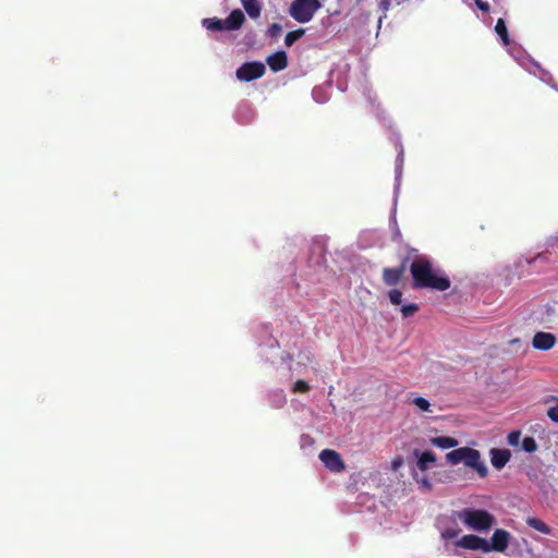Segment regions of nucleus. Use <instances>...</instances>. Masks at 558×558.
Segmentation results:
<instances>
[{
	"instance_id": "nucleus-28",
	"label": "nucleus",
	"mask_w": 558,
	"mask_h": 558,
	"mask_svg": "<svg viewBox=\"0 0 558 558\" xmlns=\"http://www.w3.org/2000/svg\"><path fill=\"white\" fill-rule=\"evenodd\" d=\"M281 32L282 27L277 23H272L268 28V34L271 37H278L281 34Z\"/></svg>"
},
{
	"instance_id": "nucleus-32",
	"label": "nucleus",
	"mask_w": 558,
	"mask_h": 558,
	"mask_svg": "<svg viewBox=\"0 0 558 558\" xmlns=\"http://www.w3.org/2000/svg\"><path fill=\"white\" fill-rule=\"evenodd\" d=\"M401 464V460H398V461H393V468H397L398 465Z\"/></svg>"
},
{
	"instance_id": "nucleus-3",
	"label": "nucleus",
	"mask_w": 558,
	"mask_h": 558,
	"mask_svg": "<svg viewBox=\"0 0 558 558\" xmlns=\"http://www.w3.org/2000/svg\"><path fill=\"white\" fill-rule=\"evenodd\" d=\"M459 519L474 531H488L495 523V518L483 509H464L459 513Z\"/></svg>"
},
{
	"instance_id": "nucleus-29",
	"label": "nucleus",
	"mask_w": 558,
	"mask_h": 558,
	"mask_svg": "<svg viewBox=\"0 0 558 558\" xmlns=\"http://www.w3.org/2000/svg\"><path fill=\"white\" fill-rule=\"evenodd\" d=\"M476 5L483 12H488L489 11V4L487 2H485V1L476 0Z\"/></svg>"
},
{
	"instance_id": "nucleus-30",
	"label": "nucleus",
	"mask_w": 558,
	"mask_h": 558,
	"mask_svg": "<svg viewBox=\"0 0 558 558\" xmlns=\"http://www.w3.org/2000/svg\"><path fill=\"white\" fill-rule=\"evenodd\" d=\"M390 5H391V0H381L379 2V8L384 12L388 11Z\"/></svg>"
},
{
	"instance_id": "nucleus-1",
	"label": "nucleus",
	"mask_w": 558,
	"mask_h": 558,
	"mask_svg": "<svg viewBox=\"0 0 558 558\" xmlns=\"http://www.w3.org/2000/svg\"><path fill=\"white\" fill-rule=\"evenodd\" d=\"M410 272L414 289L446 291L451 286L450 279L445 275H438L439 271H435L430 260L425 257L415 259L410 266Z\"/></svg>"
},
{
	"instance_id": "nucleus-12",
	"label": "nucleus",
	"mask_w": 558,
	"mask_h": 558,
	"mask_svg": "<svg viewBox=\"0 0 558 558\" xmlns=\"http://www.w3.org/2000/svg\"><path fill=\"white\" fill-rule=\"evenodd\" d=\"M267 64L274 72H279L288 66V58L284 51H277L267 58Z\"/></svg>"
},
{
	"instance_id": "nucleus-13",
	"label": "nucleus",
	"mask_w": 558,
	"mask_h": 558,
	"mask_svg": "<svg viewBox=\"0 0 558 558\" xmlns=\"http://www.w3.org/2000/svg\"><path fill=\"white\" fill-rule=\"evenodd\" d=\"M245 21V16L240 9H235L231 11L229 16L225 20L223 26L227 27V31H236L241 28Z\"/></svg>"
},
{
	"instance_id": "nucleus-19",
	"label": "nucleus",
	"mask_w": 558,
	"mask_h": 558,
	"mask_svg": "<svg viewBox=\"0 0 558 558\" xmlns=\"http://www.w3.org/2000/svg\"><path fill=\"white\" fill-rule=\"evenodd\" d=\"M223 24L225 20H220L217 17L203 20V26H205L208 31H225L227 29V27L223 26Z\"/></svg>"
},
{
	"instance_id": "nucleus-21",
	"label": "nucleus",
	"mask_w": 558,
	"mask_h": 558,
	"mask_svg": "<svg viewBox=\"0 0 558 558\" xmlns=\"http://www.w3.org/2000/svg\"><path fill=\"white\" fill-rule=\"evenodd\" d=\"M305 34V29L299 28L295 31H291L286 35L284 44L286 46H292L298 39H300Z\"/></svg>"
},
{
	"instance_id": "nucleus-4",
	"label": "nucleus",
	"mask_w": 558,
	"mask_h": 558,
	"mask_svg": "<svg viewBox=\"0 0 558 558\" xmlns=\"http://www.w3.org/2000/svg\"><path fill=\"white\" fill-rule=\"evenodd\" d=\"M322 7L318 0H294L289 13L299 23L310 22L316 11Z\"/></svg>"
},
{
	"instance_id": "nucleus-14",
	"label": "nucleus",
	"mask_w": 558,
	"mask_h": 558,
	"mask_svg": "<svg viewBox=\"0 0 558 558\" xmlns=\"http://www.w3.org/2000/svg\"><path fill=\"white\" fill-rule=\"evenodd\" d=\"M414 454L416 457H418L417 468L421 471L428 470L430 468V465L436 463V460H437L436 454L429 450L423 451L422 453H420L418 450H415Z\"/></svg>"
},
{
	"instance_id": "nucleus-9",
	"label": "nucleus",
	"mask_w": 558,
	"mask_h": 558,
	"mask_svg": "<svg viewBox=\"0 0 558 558\" xmlns=\"http://www.w3.org/2000/svg\"><path fill=\"white\" fill-rule=\"evenodd\" d=\"M556 343V337L550 332L538 331L534 335L533 348L541 351L550 350Z\"/></svg>"
},
{
	"instance_id": "nucleus-23",
	"label": "nucleus",
	"mask_w": 558,
	"mask_h": 558,
	"mask_svg": "<svg viewBox=\"0 0 558 558\" xmlns=\"http://www.w3.org/2000/svg\"><path fill=\"white\" fill-rule=\"evenodd\" d=\"M411 403L422 412H432L429 401L423 397L413 398Z\"/></svg>"
},
{
	"instance_id": "nucleus-16",
	"label": "nucleus",
	"mask_w": 558,
	"mask_h": 558,
	"mask_svg": "<svg viewBox=\"0 0 558 558\" xmlns=\"http://www.w3.org/2000/svg\"><path fill=\"white\" fill-rule=\"evenodd\" d=\"M525 523L530 527H532V529H534V530H536V531H538V532H541V533H543L545 535H549L551 533V527L549 525H547L545 522H543L538 518L529 517V518H526Z\"/></svg>"
},
{
	"instance_id": "nucleus-2",
	"label": "nucleus",
	"mask_w": 558,
	"mask_h": 558,
	"mask_svg": "<svg viewBox=\"0 0 558 558\" xmlns=\"http://www.w3.org/2000/svg\"><path fill=\"white\" fill-rule=\"evenodd\" d=\"M446 460L452 465L464 463L465 466L475 470L481 477H485L488 472L485 463L481 461L480 451L470 447H461L448 452Z\"/></svg>"
},
{
	"instance_id": "nucleus-11",
	"label": "nucleus",
	"mask_w": 558,
	"mask_h": 558,
	"mask_svg": "<svg viewBox=\"0 0 558 558\" xmlns=\"http://www.w3.org/2000/svg\"><path fill=\"white\" fill-rule=\"evenodd\" d=\"M511 458V452L508 449L493 448L490 450V462L497 470H501Z\"/></svg>"
},
{
	"instance_id": "nucleus-15",
	"label": "nucleus",
	"mask_w": 558,
	"mask_h": 558,
	"mask_svg": "<svg viewBox=\"0 0 558 558\" xmlns=\"http://www.w3.org/2000/svg\"><path fill=\"white\" fill-rule=\"evenodd\" d=\"M429 442L440 449H449L458 446L459 441L453 437L438 436L429 439Z\"/></svg>"
},
{
	"instance_id": "nucleus-6",
	"label": "nucleus",
	"mask_w": 558,
	"mask_h": 558,
	"mask_svg": "<svg viewBox=\"0 0 558 558\" xmlns=\"http://www.w3.org/2000/svg\"><path fill=\"white\" fill-rule=\"evenodd\" d=\"M319 459L331 472L339 473L345 470V464L341 456L332 449L322 450L319 453Z\"/></svg>"
},
{
	"instance_id": "nucleus-17",
	"label": "nucleus",
	"mask_w": 558,
	"mask_h": 558,
	"mask_svg": "<svg viewBox=\"0 0 558 558\" xmlns=\"http://www.w3.org/2000/svg\"><path fill=\"white\" fill-rule=\"evenodd\" d=\"M241 3L252 19H257L260 16L262 8L257 0H241Z\"/></svg>"
},
{
	"instance_id": "nucleus-22",
	"label": "nucleus",
	"mask_w": 558,
	"mask_h": 558,
	"mask_svg": "<svg viewBox=\"0 0 558 558\" xmlns=\"http://www.w3.org/2000/svg\"><path fill=\"white\" fill-rule=\"evenodd\" d=\"M521 448L525 452H535L538 448L536 440L532 436L524 437L521 442Z\"/></svg>"
},
{
	"instance_id": "nucleus-25",
	"label": "nucleus",
	"mask_w": 558,
	"mask_h": 558,
	"mask_svg": "<svg viewBox=\"0 0 558 558\" xmlns=\"http://www.w3.org/2000/svg\"><path fill=\"white\" fill-rule=\"evenodd\" d=\"M521 435H522V433H521L520 429H515V430L510 432L508 434V436H507L508 444L511 447H518L519 444H520Z\"/></svg>"
},
{
	"instance_id": "nucleus-26",
	"label": "nucleus",
	"mask_w": 558,
	"mask_h": 558,
	"mask_svg": "<svg viewBox=\"0 0 558 558\" xmlns=\"http://www.w3.org/2000/svg\"><path fill=\"white\" fill-rule=\"evenodd\" d=\"M418 311V305L415 303L405 304L401 307L403 317H411Z\"/></svg>"
},
{
	"instance_id": "nucleus-7",
	"label": "nucleus",
	"mask_w": 558,
	"mask_h": 558,
	"mask_svg": "<svg viewBox=\"0 0 558 558\" xmlns=\"http://www.w3.org/2000/svg\"><path fill=\"white\" fill-rule=\"evenodd\" d=\"M458 545L465 549L488 553V542L485 538L477 535H464L458 541Z\"/></svg>"
},
{
	"instance_id": "nucleus-31",
	"label": "nucleus",
	"mask_w": 558,
	"mask_h": 558,
	"mask_svg": "<svg viewBox=\"0 0 558 558\" xmlns=\"http://www.w3.org/2000/svg\"><path fill=\"white\" fill-rule=\"evenodd\" d=\"M422 484H423V486L427 487L428 489L432 488V484L429 483V481L427 478H423Z\"/></svg>"
},
{
	"instance_id": "nucleus-18",
	"label": "nucleus",
	"mask_w": 558,
	"mask_h": 558,
	"mask_svg": "<svg viewBox=\"0 0 558 558\" xmlns=\"http://www.w3.org/2000/svg\"><path fill=\"white\" fill-rule=\"evenodd\" d=\"M495 32L501 38L502 44L505 46H508L510 44L507 25H506V23H505V21L502 19H498V21H497V23L495 25Z\"/></svg>"
},
{
	"instance_id": "nucleus-8",
	"label": "nucleus",
	"mask_w": 558,
	"mask_h": 558,
	"mask_svg": "<svg viewBox=\"0 0 558 558\" xmlns=\"http://www.w3.org/2000/svg\"><path fill=\"white\" fill-rule=\"evenodd\" d=\"M510 533L504 529L495 530L490 543L488 542V553L492 550L504 553L510 542Z\"/></svg>"
},
{
	"instance_id": "nucleus-5",
	"label": "nucleus",
	"mask_w": 558,
	"mask_h": 558,
	"mask_svg": "<svg viewBox=\"0 0 558 558\" xmlns=\"http://www.w3.org/2000/svg\"><path fill=\"white\" fill-rule=\"evenodd\" d=\"M266 72L265 65L258 61L245 62L235 72L236 78L251 82L260 78Z\"/></svg>"
},
{
	"instance_id": "nucleus-10",
	"label": "nucleus",
	"mask_w": 558,
	"mask_h": 558,
	"mask_svg": "<svg viewBox=\"0 0 558 558\" xmlns=\"http://www.w3.org/2000/svg\"><path fill=\"white\" fill-rule=\"evenodd\" d=\"M405 271V260L397 268H385L383 270V280L386 286H396L400 282Z\"/></svg>"
},
{
	"instance_id": "nucleus-27",
	"label": "nucleus",
	"mask_w": 558,
	"mask_h": 558,
	"mask_svg": "<svg viewBox=\"0 0 558 558\" xmlns=\"http://www.w3.org/2000/svg\"><path fill=\"white\" fill-rule=\"evenodd\" d=\"M390 302L393 305H399L402 302V293L400 290L393 289L389 292Z\"/></svg>"
},
{
	"instance_id": "nucleus-20",
	"label": "nucleus",
	"mask_w": 558,
	"mask_h": 558,
	"mask_svg": "<svg viewBox=\"0 0 558 558\" xmlns=\"http://www.w3.org/2000/svg\"><path fill=\"white\" fill-rule=\"evenodd\" d=\"M546 403L555 402V405L550 407L547 410V416L555 423H558V398L550 396L545 400Z\"/></svg>"
},
{
	"instance_id": "nucleus-24",
	"label": "nucleus",
	"mask_w": 558,
	"mask_h": 558,
	"mask_svg": "<svg viewBox=\"0 0 558 558\" xmlns=\"http://www.w3.org/2000/svg\"><path fill=\"white\" fill-rule=\"evenodd\" d=\"M310 390L311 386L303 379H298L292 387V392L294 393H307Z\"/></svg>"
}]
</instances>
